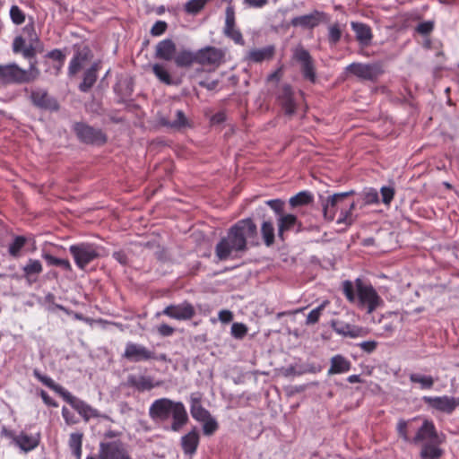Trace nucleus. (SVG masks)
Listing matches in <instances>:
<instances>
[{
  "instance_id": "nucleus-1",
  "label": "nucleus",
  "mask_w": 459,
  "mask_h": 459,
  "mask_svg": "<svg viewBox=\"0 0 459 459\" xmlns=\"http://www.w3.org/2000/svg\"><path fill=\"white\" fill-rule=\"evenodd\" d=\"M248 243L259 245L257 227L250 218L240 220L229 229L215 247L216 256L221 261L238 257L247 250Z\"/></svg>"
},
{
  "instance_id": "nucleus-2",
  "label": "nucleus",
  "mask_w": 459,
  "mask_h": 459,
  "mask_svg": "<svg viewBox=\"0 0 459 459\" xmlns=\"http://www.w3.org/2000/svg\"><path fill=\"white\" fill-rule=\"evenodd\" d=\"M342 290L350 302L356 304L360 309H366L368 314L384 306V300L374 287L359 278L354 284L351 281H343Z\"/></svg>"
},
{
  "instance_id": "nucleus-3",
  "label": "nucleus",
  "mask_w": 459,
  "mask_h": 459,
  "mask_svg": "<svg viewBox=\"0 0 459 459\" xmlns=\"http://www.w3.org/2000/svg\"><path fill=\"white\" fill-rule=\"evenodd\" d=\"M149 416L155 421H165L172 418L169 429L178 432L188 421L186 409L182 402L169 398L155 400L149 408Z\"/></svg>"
},
{
  "instance_id": "nucleus-4",
  "label": "nucleus",
  "mask_w": 459,
  "mask_h": 459,
  "mask_svg": "<svg viewBox=\"0 0 459 459\" xmlns=\"http://www.w3.org/2000/svg\"><path fill=\"white\" fill-rule=\"evenodd\" d=\"M33 376L41 382L44 385L48 386L56 394H58L78 414L88 422L91 418H102L104 420L112 421L111 418L106 414L100 413L97 409L91 406L86 402L73 395L69 391L62 385L56 384L50 377L43 375L38 368L33 370Z\"/></svg>"
},
{
  "instance_id": "nucleus-5",
  "label": "nucleus",
  "mask_w": 459,
  "mask_h": 459,
  "mask_svg": "<svg viewBox=\"0 0 459 459\" xmlns=\"http://www.w3.org/2000/svg\"><path fill=\"white\" fill-rule=\"evenodd\" d=\"M353 194L354 191L351 190L327 196L322 202L325 218L328 221H333L337 212L340 211L336 223L343 224L346 227L351 226L356 220V216L352 212L356 204L354 202L348 201L347 198Z\"/></svg>"
},
{
  "instance_id": "nucleus-6",
  "label": "nucleus",
  "mask_w": 459,
  "mask_h": 459,
  "mask_svg": "<svg viewBox=\"0 0 459 459\" xmlns=\"http://www.w3.org/2000/svg\"><path fill=\"white\" fill-rule=\"evenodd\" d=\"M157 57H221V52L214 47H205L194 53L184 47L178 48L172 39L161 40L156 47Z\"/></svg>"
},
{
  "instance_id": "nucleus-7",
  "label": "nucleus",
  "mask_w": 459,
  "mask_h": 459,
  "mask_svg": "<svg viewBox=\"0 0 459 459\" xmlns=\"http://www.w3.org/2000/svg\"><path fill=\"white\" fill-rule=\"evenodd\" d=\"M13 51L15 55H22L23 57H35L42 53V43L35 32L33 23L23 28V35L14 38Z\"/></svg>"
},
{
  "instance_id": "nucleus-8",
  "label": "nucleus",
  "mask_w": 459,
  "mask_h": 459,
  "mask_svg": "<svg viewBox=\"0 0 459 459\" xmlns=\"http://www.w3.org/2000/svg\"><path fill=\"white\" fill-rule=\"evenodd\" d=\"M104 248L93 243L82 242L69 247V252L73 255L78 268L84 270L94 260L100 257Z\"/></svg>"
},
{
  "instance_id": "nucleus-9",
  "label": "nucleus",
  "mask_w": 459,
  "mask_h": 459,
  "mask_svg": "<svg viewBox=\"0 0 459 459\" xmlns=\"http://www.w3.org/2000/svg\"><path fill=\"white\" fill-rule=\"evenodd\" d=\"M32 72L20 68L16 64L0 65V82L5 84L24 83L33 80Z\"/></svg>"
},
{
  "instance_id": "nucleus-10",
  "label": "nucleus",
  "mask_w": 459,
  "mask_h": 459,
  "mask_svg": "<svg viewBox=\"0 0 459 459\" xmlns=\"http://www.w3.org/2000/svg\"><path fill=\"white\" fill-rule=\"evenodd\" d=\"M99 459H133L126 448V444L121 440L100 442Z\"/></svg>"
},
{
  "instance_id": "nucleus-11",
  "label": "nucleus",
  "mask_w": 459,
  "mask_h": 459,
  "mask_svg": "<svg viewBox=\"0 0 459 459\" xmlns=\"http://www.w3.org/2000/svg\"><path fill=\"white\" fill-rule=\"evenodd\" d=\"M74 131L81 142L90 144H103L106 136L100 129L94 128L84 123H76Z\"/></svg>"
},
{
  "instance_id": "nucleus-12",
  "label": "nucleus",
  "mask_w": 459,
  "mask_h": 459,
  "mask_svg": "<svg viewBox=\"0 0 459 459\" xmlns=\"http://www.w3.org/2000/svg\"><path fill=\"white\" fill-rule=\"evenodd\" d=\"M299 99H302V93L296 96L289 84L281 85L277 91V100L281 106L286 116H292L295 114L299 105Z\"/></svg>"
},
{
  "instance_id": "nucleus-13",
  "label": "nucleus",
  "mask_w": 459,
  "mask_h": 459,
  "mask_svg": "<svg viewBox=\"0 0 459 459\" xmlns=\"http://www.w3.org/2000/svg\"><path fill=\"white\" fill-rule=\"evenodd\" d=\"M347 71L361 80L373 81L382 73V67L379 64H363L354 62L347 66Z\"/></svg>"
},
{
  "instance_id": "nucleus-14",
  "label": "nucleus",
  "mask_w": 459,
  "mask_h": 459,
  "mask_svg": "<svg viewBox=\"0 0 459 459\" xmlns=\"http://www.w3.org/2000/svg\"><path fill=\"white\" fill-rule=\"evenodd\" d=\"M422 399L430 408L447 414H451L459 406V398L447 395L424 396Z\"/></svg>"
},
{
  "instance_id": "nucleus-15",
  "label": "nucleus",
  "mask_w": 459,
  "mask_h": 459,
  "mask_svg": "<svg viewBox=\"0 0 459 459\" xmlns=\"http://www.w3.org/2000/svg\"><path fill=\"white\" fill-rule=\"evenodd\" d=\"M123 357L131 362H141L151 360L153 357L152 351L143 344L128 342L126 344Z\"/></svg>"
},
{
  "instance_id": "nucleus-16",
  "label": "nucleus",
  "mask_w": 459,
  "mask_h": 459,
  "mask_svg": "<svg viewBox=\"0 0 459 459\" xmlns=\"http://www.w3.org/2000/svg\"><path fill=\"white\" fill-rule=\"evenodd\" d=\"M3 433L12 438L13 443L25 453L34 450L39 444V435H28L24 432L15 435L5 429H3Z\"/></svg>"
},
{
  "instance_id": "nucleus-17",
  "label": "nucleus",
  "mask_w": 459,
  "mask_h": 459,
  "mask_svg": "<svg viewBox=\"0 0 459 459\" xmlns=\"http://www.w3.org/2000/svg\"><path fill=\"white\" fill-rule=\"evenodd\" d=\"M224 35L231 39L236 44L244 45L242 33L236 28L235 8L230 4L225 10Z\"/></svg>"
},
{
  "instance_id": "nucleus-18",
  "label": "nucleus",
  "mask_w": 459,
  "mask_h": 459,
  "mask_svg": "<svg viewBox=\"0 0 459 459\" xmlns=\"http://www.w3.org/2000/svg\"><path fill=\"white\" fill-rule=\"evenodd\" d=\"M162 314L177 320H189L195 315V310L192 304L185 301L178 305L166 307Z\"/></svg>"
},
{
  "instance_id": "nucleus-19",
  "label": "nucleus",
  "mask_w": 459,
  "mask_h": 459,
  "mask_svg": "<svg viewBox=\"0 0 459 459\" xmlns=\"http://www.w3.org/2000/svg\"><path fill=\"white\" fill-rule=\"evenodd\" d=\"M173 119H169L167 117L163 115L158 116V123L165 127L180 131L186 127H191V123L189 119L185 115L184 111L181 109H177L174 111Z\"/></svg>"
},
{
  "instance_id": "nucleus-20",
  "label": "nucleus",
  "mask_w": 459,
  "mask_h": 459,
  "mask_svg": "<svg viewBox=\"0 0 459 459\" xmlns=\"http://www.w3.org/2000/svg\"><path fill=\"white\" fill-rule=\"evenodd\" d=\"M439 437L432 421L425 420L411 439V443L421 446L424 443L435 442Z\"/></svg>"
},
{
  "instance_id": "nucleus-21",
  "label": "nucleus",
  "mask_w": 459,
  "mask_h": 459,
  "mask_svg": "<svg viewBox=\"0 0 459 459\" xmlns=\"http://www.w3.org/2000/svg\"><path fill=\"white\" fill-rule=\"evenodd\" d=\"M30 100L34 106L42 109L57 110L59 108L57 101L42 89H36L32 91L30 93Z\"/></svg>"
},
{
  "instance_id": "nucleus-22",
  "label": "nucleus",
  "mask_w": 459,
  "mask_h": 459,
  "mask_svg": "<svg viewBox=\"0 0 459 459\" xmlns=\"http://www.w3.org/2000/svg\"><path fill=\"white\" fill-rule=\"evenodd\" d=\"M160 385V382L155 383L154 378L151 376L129 375L127 377V385L140 393L150 391Z\"/></svg>"
},
{
  "instance_id": "nucleus-23",
  "label": "nucleus",
  "mask_w": 459,
  "mask_h": 459,
  "mask_svg": "<svg viewBox=\"0 0 459 459\" xmlns=\"http://www.w3.org/2000/svg\"><path fill=\"white\" fill-rule=\"evenodd\" d=\"M278 237L284 240V235L288 231L299 232L301 229V224L298 221V219L293 214H281L278 220Z\"/></svg>"
},
{
  "instance_id": "nucleus-24",
  "label": "nucleus",
  "mask_w": 459,
  "mask_h": 459,
  "mask_svg": "<svg viewBox=\"0 0 459 459\" xmlns=\"http://www.w3.org/2000/svg\"><path fill=\"white\" fill-rule=\"evenodd\" d=\"M22 270L26 282L32 285L38 281L39 274L43 272V265L39 260L30 258Z\"/></svg>"
},
{
  "instance_id": "nucleus-25",
  "label": "nucleus",
  "mask_w": 459,
  "mask_h": 459,
  "mask_svg": "<svg viewBox=\"0 0 459 459\" xmlns=\"http://www.w3.org/2000/svg\"><path fill=\"white\" fill-rule=\"evenodd\" d=\"M324 13L319 11H314L313 13L294 17L291 20V24L294 27H301L304 29H312L317 26L323 18Z\"/></svg>"
},
{
  "instance_id": "nucleus-26",
  "label": "nucleus",
  "mask_w": 459,
  "mask_h": 459,
  "mask_svg": "<svg viewBox=\"0 0 459 459\" xmlns=\"http://www.w3.org/2000/svg\"><path fill=\"white\" fill-rule=\"evenodd\" d=\"M201 398L199 393H193L190 395V413L199 422L206 420L211 416L210 411L201 404Z\"/></svg>"
},
{
  "instance_id": "nucleus-27",
  "label": "nucleus",
  "mask_w": 459,
  "mask_h": 459,
  "mask_svg": "<svg viewBox=\"0 0 459 459\" xmlns=\"http://www.w3.org/2000/svg\"><path fill=\"white\" fill-rule=\"evenodd\" d=\"M200 436L195 428L181 437V447L185 455H193L195 454L199 445Z\"/></svg>"
},
{
  "instance_id": "nucleus-28",
  "label": "nucleus",
  "mask_w": 459,
  "mask_h": 459,
  "mask_svg": "<svg viewBox=\"0 0 459 459\" xmlns=\"http://www.w3.org/2000/svg\"><path fill=\"white\" fill-rule=\"evenodd\" d=\"M351 30L355 33L356 39L362 46H368L371 43L373 35L371 28L363 22H351Z\"/></svg>"
},
{
  "instance_id": "nucleus-29",
  "label": "nucleus",
  "mask_w": 459,
  "mask_h": 459,
  "mask_svg": "<svg viewBox=\"0 0 459 459\" xmlns=\"http://www.w3.org/2000/svg\"><path fill=\"white\" fill-rule=\"evenodd\" d=\"M331 326L333 331L342 336L356 338L361 335V328L340 320H332Z\"/></svg>"
},
{
  "instance_id": "nucleus-30",
  "label": "nucleus",
  "mask_w": 459,
  "mask_h": 459,
  "mask_svg": "<svg viewBox=\"0 0 459 459\" xmlns=\"http://www.w3.org/2000/svg\"><path fill=\"white\" fill-rule=\"evenodd\" d=\"M114 91L121 100L130 98L134 91L133 79L129 76H121L114 86Z\"/></svg>"
},
{
  "instance_id": "nucleus-31",
  "label": "nucleus",
  "mask_w": 459,
  "mask_h": 459,
  "mask_svg": "<svg viewBox=\"0 0 459 459\" xmlns=\"http://www.w3.org/2000/svg\"><path fill=\"white\" fill-rule=\"evenodd\" d=\"M351 368V362L342 355H334L331 359V366L328 375L342 374L348 372Z\"/></svg>"
},
{
  "instance_id": "nucleus-32",
  "label": "nucleus",
  "mask_w": 459,
  "mask_h": 459,
  "mask_svg": "<svg viewBox=\"0 0 459 459\" xmlns=\"http://www.w3.org/2000/svg\"><path fill=\"white\" fill-rule=\"evenodd\" d=\"M441 440L438 438L435 442L424 443L421 446V450L420 453V456L421 459H439L443 451L439 448V444Z\"/></svg>"
},
{
  "instance_id": "nucleus-33",
  "label": "nucleus",
  "mask_w": 459,
  "mask_h": 459,
  "mask_svg": "<svg viewBox=\"0 0 459 459\" xmlns=\"http://www.w3.org/2000/svg\"><path fill=\"white\" fill-rule=\"evenodd\" d=\"M97 70L98 64H94L91 68L85 71L83 80L79 85L81 91L86 92L93 86L97 80Z\"/></svg>"
},
{
  "instance_id": "nucleus-34",
  "label": "nucleus",
  "mask_w": 459,
  "mask_h": 459,
  "mask_svg": "<svg viewBox=\"0 0 459 459\" xmlns=\"http://www.w3.org/2000/svg\"><path fill=\"white\" fill-rule=\"evenodd\" d=\"M261 236L266 247H271L274 243L275 230L271 221H264L261 225Z\"/></svg>"
},
{
  "instance_id": "nucleus-35",
  "label": "nucleus",
  "mask_w": 459,
  "mask_h": 459,
  "mask_svg": "<svg viewBox=\"0 0 459 459\" xmlns=\"http://www.w3.org/2000/svg\"><path fill=\"white\" fill-rule=\"evenodd\" d=\"M409 378L411 383L419 384L420 387L424 390L431 389L435 384L434 378L429 375L411 373Z\"/></svg>"
},
{
  "instance_id": "nucleus-36",
  "label": "nucleus",
  "mask_w": 459,
  "mask_h": 459,
  "mask_svg": "<svg viewBox=\"0 0 459 459\" xmlns=\"http://www.w3.org/2000/svg\"><path fill=\"white\" fill-rule=\"evenodd\" d=\"M27 242V238L23 236H15L13 241L8 246V253L13 257H19L21 251L24 247Z\"/></svg>"
},
{
  "instance_id": "nucleus-37",
  "label": "nucleus",
  "mask_w": 459,
  "mask_h": 459,
  "mask_svg": "<svg viewBox=\"0 0 459 459\" xmlns=\"http://www.w3.org/2000/svg\"><path fill=\"white\" fill-rule=\"evenodd\" d=\"M300 61V69L303 74V77L311 82H315L316 81V72L315 67L312 63V59H299Z\"/></svg>"
},
{
  "instance_id": "nucleus-38",
  "label": "nucleus",
  "mask_w": 459,
  "mask_h": 459,
  "mask_svg": "<svg viewBox=\"0 0 459 459\" xmlns=\"http://www.w3.org/2000/svg\"><path fill=\"white\" fill-rule=\"evenodd\" d=\"M152 72L161 82H163L167 85H171L173 83V80H172L169 71L163 65H160V64L153 65Z\"/></svg>"
},
{
  "instance_id": "nucleus-39",
  "label": "nucleus",
  "mask_w": 459,
  "mask_h": 459,
  "mask_svg": "<svg viewBox=\"0 0 459 459\" xmlns=\"http://www.w3.org/2000/svg\"><path fill=\"white\" fill-rule=\"evenodd\" d=\"M211 0H189L184 5V11L191 15H196Z\"/></svg>"
},
{
  "instance_id": "nucleus-40",
  "label": "nucleus",
  "mask_w": 459,
  "mask_h": 459,
  "mask_svg": "<svg viewBox=\"0 0 459 459\" xmlns=\"http://www.w3.org/2000/svg\"><path fill=\"white\" fill-rule=\"evenodd\" d=\"M42 257L49 265L60 266L62 269L67 272L72 271V265L67 259L57 258L48 253L43 254Z\"/></svg>"
},
{
  "instance_id": "nucleus-41",
  "label": "nucleus",
  "mask_w": 459,
  "mask_h": 459,
  "mask_svg": "<svg viewBox=\"0 0 459 459\" xmlns=\"http://www.w3.org/2000/svg\"><path fill=\"white\" fill-rule=\"evenodd\" d=\"M313 200V195L311 193L307 191H302L295 195L290 199V204L292 207H297L300 205H305L311 203Z\"/></svg>"
},
{
  "instance_id": "nucleus-42",
  "label": "nucleus",
  "mask_w": 459,
  "mask_h": 459,
  "mask_svg": "<svg viewBox=\"0 0 459 459\" xmlns=\"http://www.w3.org/2000/svg\"><path fill=\"white\" fill-rule=\"evenodd\" d=\"M329 305V301L328 300H324L319 306H317L316 307H315L314 309H312L307 316V319H306V324L307 325H315L318 322L321 315H322V312L324 311V309L325 308L326 306Z\"/></svg>"
},
{
  "instance_id": "nucleus-43",
  "label": "nucleus",
  "mask_w": 459,
  "mask_h": 459,
  "mask_svg": "<svg viewBox=\"0 0 459 459\" xmlns=\"http://www.w3.org/2000/svg\"><path fill=\"white\" fill-rule=\"evenodd\" d=\"M10 18L14 24L21 25L25 22V13L18 5H12Z\"/></svg>"
},
{
  "instance_id": "nucleus-44",
  "label": "nucleus",
  "mask_w": 459,
  "mask_h": 459,
  "mask_svg": "<svg viewBox=\"0 0 459 459\" xmlns=\"http://www.w3.org/2000/svg\"><path fill=\"white\" fill-rule=\"evenodd\" d=\"M203 432L206 436L212 435L218 429L217 420L211 415L206 420H203Z\"/></svg>"
},
{
  "instance_id": "nucleus-45",
  "label": "nucleus",
  "mask_w": 459,
  "mask_h": 459,
  "mask_svg": "<svg viewBox=\"0 0 459 459\" xmlns=\"http://www.w3.org/2000/svg\"><path fill=\"white\" fill-rule=\"evenodd\" d=\"M230 333L235 339L241 340L247 335V327L243 323H233Z\"/></svg>"
},
{
  "instance_id": "nucleus-46",
  "label": "nucleus",
  "mask_w": 459,
  "mask_h": 459,
  "mask_svg": "<svg viewBox=\"0 0 459 459\" xmlns=\"http://www.w3.org/2000/svg\"><path fill=\"white\" fill-rule=\"evenodd\" d=\"M274 47L268 45L250 52L249 57H272L274 55Z\"/></svg>"
},
{
  "instance_id": "nucleus-47",
  "label": "nucleus",
  "mask_w": 459,
  "mask_h": 459,
  "mask_svg": "<svg viewBox=\"0 0 459 459\" xmlns=\"http://www.w3.org/2000/svg\"><path fill=\"white\" fill-rule=\"evenodd\" d=\"M380 193H381V195H382V202L385 204V205H389L391 204V202L393 201L394 199V188L392 187V186H382L380 188Z\"/></svg>"
},
{
  "instance_id": "nucleus-48",
  "label": "nucleus",
  "mask_w": 459,
  "mask_h": 459,
  "mask_svg": "<svg viewBox=\"0 0 459 459\" xmlns=\"http://www.w3.org/2000/svg\"><path fill=\"white\" fill-rule=\"evenodd\" d=\"M364 202L366 204H376L379 203L378 192L374 188H369L364 193Z\"/></svg>"
},
{
  "instance_id": "nucleus-49",
  "label": "nucleus",
  "mask_w": 459,
  "mask_h": 459,
  "mask_svg": "<svg viewBox=\"0 0 459 459\" xmlns=\"http://www.w3.org/2000/svg\"><path fill=\"white\" fill-rule=\"evenodd\" d=\"M342 37V31L338 24H333L329 28L328 39L331 43H337Z\"/></svg>"
},
{
  "instance_id": "nucleus-50",
  "label": "nucleus",
  "mask_w": 459,
  "mask_h": 459,
  "mask_svg": "<svg viewBox=\"0 0 459 459\" xmlns=\"http://www.w3.org/2000/svg\"><path fill=\"white\" fill-rule=\"evenodd\" d=\"M434 29V23L431 21L420 22L417 25L416 30L422 35L429 34Z\"/></svg>"
},
{
  "instance_id": "nucleus-51",
  "label": "nucleus",
  "mask_w": 459,
  "mask_h": 459,
  "mask_svg": "<svg viewBox=\"0 0 459 459\" xmlns=\"http://www.w3.org/2000/svg\"><path fill=\"white\" fill-rule=\"evenodd\" d=\"M82 433H72L69 437V446L71 449L82 447Z\"/></svg>"
},
{
  "instance_id": "nucleus-52",
  "label": "nucleus",
  "mask_w": 459,
  "mask_h": 459,
  "mask_svg": "<svg viewBox=\"0 0 459 459\" xmlns=\"http://www.w3.org/2000/svg\"><path fill=\"white\" fill-rule=\"evenodd\" d=\"M217 59H176L178 66H189L194 61H199L200 64H215Z\"/></svg>"
},
{
  "instance_id": "nucleus-53",
  "label": "nucleus",
  "mask_w": 459,
  "mask_h": 459,
  "mask_svg": "<svg viewBox=\"0 0 459 459\" xmlns=\"http://www.w3.org/2000/svg\"><path fill=\"white\" fill-rule=\"evenodd\" d=\"M167 23L163 21H157L152 27L151 33L152 36H160L167 30Z\"/></svg>"
},
{
  "instance_id": "nucleus-54",
  "label": "nucleus",
  "mask_w": 459,
  "mask_h": 459,
  "mask_svg": "<svg viewBox=\"0 0 459 459\" xmlns=\"http://www.w3.org/2000/svg\"><path fill=\"white\" fill-rule=\"evenodd\" d=\"M90 50L86 46L83 45H74V53L73 57H89Z\"/></svg>"
},
{
  "instance_id": "nucleus-55",
  "label": "nucleus",
  "mask_w": 459,
  "mask_h": 459,
  "mask_svg": "<svg viewBox=\"0 0 459 459\" xmlns=\"http://www.w3.org/2000/svg\"><path fill=\"white\" fill-rule=\"evenodd\" d=\"M397 431L399 436L405 441V442H411V439H410L408 434H407V422L403 420H400L397 423Z\"/></svg>"
},
{
  "instance_id": "nucleus-56",
  "label": "nucleus",
  "mask_w": 459,
  "mask_h": 459,
  "mask_svg": "<svg viewBox=\"0 0 459 459\" xmlns=\"http://www.w3.org/2000/svg\"><path fill=\"white\" fill-rule=\"evenodd\" d=\"M62 416L67 425H74L78 423V419L66 407L62 408Z\"/></svg>"
},
{
  "instance_id": "nucleus-57",
  "label": "nucleus",
  "mask_w": 459,
  "mask_h": 459,
  "mask_svg": "<svg viewBox=\"0 0 459 459\" xmlns=\"http://www.w3.org/2000/svg\"><path fill=\"white\" fill-rule=\"evenodd\" d=\"M277 214L281 215L283 210V202L280 199H272L265 202Z\"/></svg>"
},
{
  "instance_id": "nucleus-58",
  "label": "nucleus",
  "mask_w": 459,
  "mask_h": 459,
  "mask_svg": "<svg viewBox=\"0 0 459 459\" xmlns=\"http://www.w3.org/2000/svg\"><path fill=\"white\" fill-rule=\"evenodd\" d=\"M157 332L160 336L169 337L174 333L175 329L167 324H161L157 327Z\"/></svg>"
},
{
  "instance_id": "nucleus-59",
  "label": "nucleus",
  "mask_w": 459,
  "mask_h": 459,
  "mask_svg": "<svg viewBox=\"0 0 459 459\" xmlns=\"http://www.w3.org/2000/svg\"><path fill=\"white\" fill-rule=\"evenodd\" d=\"M39 395L46 405L53 408L58 407V403L46 391L40 390Z\"/></svg>"
},
{
  "instance_id": "nucleus-60",
  "label": "nucleus",
  "mask_w": 459,
  "mask_h": 459,
  "mask_svg": "<svg viewBox=\"0 0 459 459\" xmlns=\"http://www.w3.org/2000/svg\"><path fill=\"white\" fill-rule=\"evenodd\" d=\"M377 343L375 341H366L362 342L359 344L360 349L368 353H371L374 351L377 348Z\"/></svg>"
},
{
  "instance_id": "nucleus-61",
  "label": "nucleus",
  "mask_w": 459,
  "mask_h": 459,
  "mask_svg": "<svg viewBox=\"0 0 459 459\" xmlns=\"http://www.w3.org/2000/svg\"><path fill=\"white\" fill-rule=\"evenodd\" d=\"M84 59H72L69 65L70 74H74L79 72L82 66V61Z\"/></svg>"
},
{
  "instance_id": "nucleus-62",
  "label": "nucleus",
  "mask_w": 459,
  "mask_h": 459,
  "mask_svg": "<svg viewBox=\"0 0 459 459\" xmlns=\"http://www.w3.org/2000/svg\"><path fill=\"white\" fill-rule=\"evenodd\" d=\"M219 319L222 323H230L233 319V314L230 310H221L219 312Z\"/></svg>"
},
{
  "instance_id": "nucleus-63",
  "label": "nucleus",
  "mask_w": 459,
  "mask_h": 459,
  "mask_svg": "<svg viewBox=\"0 0 459 459\" xmlns=\"http://www.w3.org/2000/svg\"><path fill=\"white\" fill-rule=\"evenodd\" d=\"M226 120V115L224 112L221 111V112H217L216 114H214L213 116H212L211 117V123L212 125H219V124H221L222 122H224Z\"/></svg>"
},
{
  "instance_id": "nucleus-64",
  "label": "nucleus",
  "mask_w": 459,
  "mask_h": 459,
  "mask_svg": "<svg viewBox=\"0 0 459 459\" xmlns=\"http://www.w3.org/2000/svg\"><path fill=\"white\" fill-rule=\"evenodd\" d=\"M322 370V367L320 365H316L314 363L305 365V368L301 373H318Z\"/></svg>"
}]
</instances>
